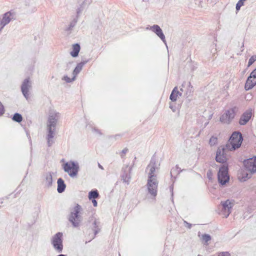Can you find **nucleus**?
Here are the masks:
<instances>
[{
  "label": "nucleus",
  "mask_w": 256,
  "mask_h": 256,
  "mask_svg": "<svg viewBox=\"0 0 256 256\" xmlns=\"http://www.w3.org/2000/svg\"><path fill=\"white\" fill-rule=\"evenodd\" d=\"M246 170L251 173L256 172V157L249 158L244 162Z\"/></svg>",
  "instance_id": "dca6fc26"
},
{
  "label": "nucleus",
  "mask_w": 256,
  "mask_h": 256,
  "mask_svg": "<svg viewBox=\"0 0 256 256\" xmlns=\"http://www.w3.org/2000/svg\"><path fill=\"white\" fill-rule=\"evenodd\" d=\"M170 190L172 192V190H173V186H170Z\"/></svg>",
  "instance_id": "49530a36"
},
{
  "label": "nucleus",
  "mask_w": 256,
  "mask_h": 256,
  "mask_svg": "<svg viewBox=\"0 0 256 256\" xmlns=\"http://www.w3.org/2000/svg\"><path fill=\"white\" fill-rule=\"evenodd\" d=\"M218 182L222 186L228 182L230 178L228 174V168L226 166L223 165L219 170L218 174Z\"/></svg>",
  "instance_id": "9b49d317"
},
{
  "label": "nucleus",
  "mask_w": 256,
  "mask_h": 256,
  "mask_svg": "<svg viewBox=\"0 0 256 256\" xmlns=\"http://www.w3.org/2000/svg\"><path fill=\"white\" fill-rule=\"evenodd\" d=\"M182 93L178 92V88L174 87L170 95V98L172 102H176L178 98L182 96Z\"/></svg>",
  "instance_id": "412c9836"
},
{
  "label": "nucleus",
  "mask_w": 256,
  "mask_h": 256,
  "mask_svg": "<svg viewBox=\"0 0 256 256\" xmlns=\"http://www.w3.org/2000/svg\"><path fill=\"white\" fill-rule=\"evenodd\" d=\"M60 117V114L54 110H51L49 112L46 124V136L47 144L48 146H52L54 142V138L56 133V126Z\"/></svg>",
  "instance_id": "f257e3e1"
},
{
  "label": "nucleus",
  "mask_w": 256,
  "mask_h": 256,
  "mask_svg": "<svg viewBox=\"0 0 256 256\" xmlns=\"http://www.w3.org/2000/svg\"><path fill=\"white\" fill-rule=\"evenodd\" d=\"M196 2V3L197 2H200V0H194Z\"/></svg>",
  "instance_id": "09e8293b"
},
{
  "label": "nucleus",
  "mask_w": 256,
  "mask_h": 256,
  "mask_svg": "<svg viewBox=\"0 0 256 256\" xmlns=\"http://www.w3.org/2000/svg\"><path fill=\"white\" fill-rule=\"evenodd\" d=\"M217 254V256H231L230 254L228 252H219Z\"/></svg>",
  "instance_id": "72a5a7b5"
},
{
  "label": "nucleus",
  "mask_w": 256,
  "mask_h": 256,
  "mask_svg": "<svg viewBox=\"0 0 256 256\" xmlns=\"http://www.w3.org/2000/svg\"><path fill=\"white\" fill-rule=\"evenodd\" d=\"M256 85V68L254 70L248 78L245 84V88L246 90L252 88Z\"/></svg>",
  "instance_id": "2eb2a0df"
},
{
  "label": "nucleus",
  "mask_w": 256,
  "mask_h": 256,
  "mask_svg": "<svg viewBox=\"0 0 256 256\" xmlns=\"http://www.w3.org/2000/svg\"><path fill=\"white\" fill-rule=\"evenodd\" d=\"M170 108L174 112H175V109L173 108V107L171 105H170Z\"/></svg>",
  "instance_id": "c03bdc74"
},
{
  "label": "nucleus",
  "mask_w": 256,
  "mask_h": 256,
  "mask_svg": "<svg viewBox=\"0 0 256 256\" xmlns=\"http://www.w3.org/2000/svg\"><path fill=\"white\" fill-rule=\"evenodd\" d=\"M187 90L186 92V97H189L192 96V92H193V86L191 85V84L190 82H188L187 84Z\"/></svg>",
  "instance_id": "393cba45"
},
{
  "label": "nucleus",
  "mask_w": 256,
  "mask_h": 256,
  "mask_svg": "<svg viewBox=\"0 0 256 256\" xmlns=\"http://www.w3.org/2000/svg\"><path fill=\"white\" fill-rule=\"evenodd\" d=\"M236 108H230L225 111L220 118V121L224 124H228L236 116Z\"/></svg>",
  "instance_id": "f8f14e48"
},
{
  "label": "nucleus",
  "mask_w": 256,
  "mask_h": 256,
  "mask_svg": "<svg viewBox=\"0 0 256 256\" xmlns=\"http://www.w3.org/2000/svg\"><path fill=\"white\" fill-rule=\"evenodd\" d=\"M12 120L15 122H20L22 121V118L21 114L18 113H16L13 116Z\"/></svg>",
  "instance_id": "bb28decb"
},
{
  "label": "nucleus",
  "mask_w": 256,
  "mask_h": 256,
  "mask_svg": "<svg viewBox=\"0 0 256 256\" xmlns=\"http://www.w3.org/2000/svg\"><path fill=\"white\" fill-rule=\"evenodd\" d=\"M207 176L210 179L211 178L212 172L210 170H208L207 172Z\"/></svg>",
  "instance_id": "79ce46f5"
},
{
  "label": "nucleus",
  "mask_w": 256,
  "mask_h": 256,
  "mask_svg": "<svg viewBox=\"0 0 256 256\" xmlns=\"http://www.w3.org/2000/svg\"><path fill=\"white\" fill-rule=\"evenodd\" d=\"M92 203L93 204V205L94 206H97L98 203H97L96 200L95 199H92Z\"/></svg>",
  "instance_id": "ea45409f"
},
{
  "label": "nucleus",
  "mask_w": 256,
  "mask_h": 256,
  "mask_svg": "<svg viewBox=\"0 0 256 256\" xmlns=\"http://www.w3.org/2000/svg\"><path fill=\"white\" fill-rule=\"evenodd\" d=\"M244 47V42H242V48H243Z\"/></svg>",
  "instance_id": "8fccbe9b"
},
{
  "label": "nucleus",
  "mask_w": 256,
  "mask_h": 256,
  "mask_svg": "<svg viewBox=\"0 0 256 256\" xmlns=\"http://www.w3.org/2000/svg\"><path fill=\"white\" fill-rule=\"evenodd\" d=\"M13 19V15L10 12L5 13L0 19V31H1L5 26L8 24Z\"/></svg>",
  "instance_id": "f3484780"
},
{
  "label": "nucleus",
  "mask_w": 256,
  "mask_h": 256,
  "mask_svg": "<svg viewBox=\"0 0 256 256\" xmlns=\"http://www.w3.org/2000/svg\"><path fill=\"white\" fill-rule=\"evenodd\" d=\"M80 48V46L78 44H74L72 48V51L70 52V55L72 57H76L78 54Z\"/></svg>",
  "instance_id": "b1692460"
},
{
  "label": "nucleus",
  "mask_w": 256,
  "mask_h": 256,
  "mask_svg": "<svg viewBox=\"0 0 256 256\" xmlns=\"http://www.w3.org/2000/svg\"><path fill=\"white\" fill-rule=\"evenodd\" d=\"M32 88V83L30 78H26L21 86V91L24 97L28 100L30 98V91Z\"/></svg>",
  "instance_id": "ddd939ff"
},
{
  "label": "nucleus",
  "mask_w": 256,
  "mask_h": 256,
  "mask_svg": "<svg viewBox=\"0 0 256 256\" xmlns=\"http://www.w3.org/2000/svg\"><path fill=\"white\" fill-rule=\"evenodd\" d=\"M234 205V200H227L221 202L220 214L224 218H228L231 213L232 208Z\"/></svg>",
  "instance_id": "9d476101"
},
{
  "label": "nucleus",
  "mask_w": 256,
  "mask_h": 256,
  "mask_svg": "<svg viewBox=\"0 0 256 256\" xmlns=\"http://www.w3.org/2000/svg\"><path fill=\"white\" fill-rule=\"evenodd\" d=\"M82 8L80 7L77 8L76 10V18H77L78 19V17L80 16L82 12Z\"/></svg>",
  "instance_id": "c9c22d12"
},
{
  "label": "nucleus",
  "mask_w": 256,
  "mask_h": 256,
  "mask_svg": "<svg viewBox=\"0 0 256 256\" xmlns=\"http://www.w3.org/2000/svg\"><path fill=\"white\" fill-rule=\"evenodd\" d=\"M4 113V106L0 102V116L2 115Z\"/></svg>",
  "instance_id": "e433bc0d"
},
{
  "label": "nucleus",
  "mask_w": 256,
  "mask_h": 256,
  "mask_svg": "<svg viewBox=\"0 0 256 256\" xmlns=\"http://www.w3.org/2000/svg\"><path fill=\"white\" fill-rule=\"evenodd\" d=\"M98 167L102 170L104 169L103 167L100 164H98Z\"/></svg>",
  "instance_id": "a18cd8bd"
},
{
  "label": "nucleus",
  "mask_w": 256,
  "mask_h": 256,
  "mask_svg": "<svg viewBox=\"0 0 256 256\" xmlns=\"http://www.w3.org/2000/svg\"><path fill=\"white\" fill-rule=\"evenodd\" d=\"M230 151L226 147V145H222L218 147L217 150L216 160L217 162L224 163L227 160L228 152Z\"/></svg>",
  "instance_id": "6e6552de"
},
{
  "label": "nucleus",
  "mask_w": 256,
  "mask_h": 256,
  "mask_svg": "<svg viewBox=\"0 0 256 256\" xmlns=\"http://www.w3.org/2000/svg\"><path fill=\"white\" fill-rule=\"evenodd\" d=\"M92 130L94 132H96L98 134H100V131L98 130H97V129H96L95 128H94Z\"/></svg>",
  "instance_id": "37998d69"
},
{
  "label": "nucleus",
  "mask_w": 256,
  "mask_h": 256,
  "mask_svg": "<svg viewBox=\"0 0 256 256\" xmlns=\"http://www.w3.org/2000/svg\"><path fill=\"white\" fill-rule=\"evenodd\" d=\"M160 168V164L156 162V160L152 158L146 168L148 178H157V173Z\"/></svg>",
  "instance_id": "0eeeda50"
},
{
  "label": "nucleus",
  "mask_w": 256,
  "mask_h": 256,
  "mask_svg": "<svg viewBox=\"0 0 256 256\" xmlns=\"http://www.w3.org/2000/svg\"><path fill=\"white\" fill-rule=\"evenodd\" d=\"M184 222L186 224V226H188V228H190L192 227V224H189L186 221Z\"/></svg>",
  "instance_id": "a19ab883"
},
{
  "label": "nucleus",
  "mask_w": 256,
  "mask_h": 256,
  "mask_svg": "<svg viewBox=\"0 0 256 256\" xmlns=\"http://www.w3.org/2000/svg\"><path fill=\"white\" fill-rule=\"evenodd\" d=\"M81 210L82 207L80 205L77 204L74 207L72 212H70L68 220L74 228L78 227L82 221V217L80 214Z\"/></svg>",
  "instance_id": "20e7f679"
},
{
  "label": "nucleus",
  "mask_w": 256,
  "mask_h": 256,
  "mask_svg": "<svg viewBox=\"0 0 256 256\" xmlns=\"http://www.w3.org/2000/svg\"><path fill=\"white\" fill-rule=\"evenodd\" d=\"M63 168L64 171L67 172L70 177L74 178L78 174L79 165L78 162L70 161L64 164Z\"/></svg>",
  "instance_id": "423d86ee"
},
{
  "label": "nucleus",
  "mask_w": 256,
  "mask_h": 256,
  "mask_svg": "<svg viewBox=\"0 0 256 256\" xmlns=\"http://www.w3.org/2000/svg\"><path fill=\"white\" fill-rule=\"evenodd\" d=\"M58 192L62 193L65 190L66 186L64 182V180L62 178H59L58 180Z\"/></svg>",
  "instance_id": "5701e85b"
},
{
  "label": "nucleus",
  "mask_w": 256,
  "mask_h": 256,
  "mask_svg": "<svg viewBox=\"0 0 256 256\" xmlns=\"http://www.w3.org/2000/svg\"><path fill=\"white\" fill-rule=\"evenodd\" d=\"M256 60V55L252 56L248 60V66H251Z\"/></svg>",
  "instance_id": "7c9ffc66"
},
{
  "label": "nucleus",
  "mask_w": 256,
  "mask_h": 256,
  "mask_svg": "<svg viewBox=\"0 0 256 256\" xmlns=\"http://www.w3.org/2000/svg\"><path fill=\"white\" fill-rule=\"evenodd\" d=\"M242 140V135L240 132H234L226 144V147L230 151H234L240 146Z\"/></svg>",
  "instance_id": "f03ea898"
},
{
  "label": "nucleus",
  "mask_w": 256,
  "mask_h": 256,
  "mask_svg": "<svg viewBox=\"0 0 256 256\" xmlns=\"http://www.w3.org/2000/svg\"><path fill=\"white\" fill-rule=\"evenodd\" d=\"M187 84L186 83V82H184L182 86H181V88H180V90L182 91V92H184V89L183 88Z\"/></svg>",
  "instance_id": "58836bf2"
},
{
  "label": "nucleus",
  "mask_w": 256,
  "mask_h": 256,
  "mask_svg": "<svg viewBox=\"0 0 256 256\" xmlns=\"http://www.w3.org/2000/svg\"><path fill=\"white\" fill-rule=\"evenodd\" d=\"M150 30L154 32L162 40L164 43L166 48H168V46L166 44V42L165 39V36L160 26L157 24H154V26L150 27Z\"/></svg>",
  "instance_id": "a211bd4d"
},
{
  "label": "nucleus",
  "mask_w": 256,
  "mask_h": 256,
  "mask_svg": "<svg viewBox=\"0 0 256 256\" xmlns=\"http://www.w3.org/2000/svg\"><path fill=\"white\" fill-rule=\"evenodd\" d=\"M87 225L88 226L93 230L94 234L90 235L88 242L94 239L100 230V220L94 214L90 216L88 220Z\"/></svg>",
  "instance_id": "7ed1b4c3"
},
{
  "label": "nucleus",
  "mask_w": 256,
  "mask_h": 256,
  "mask_svg": "<svg viewBox=\"0 0 256 256\" xmlns=\"http://www.w3.org/2000/svg\"><path fill=\"white\" fill-rule=\"evenodd\" d=\"M78 20V19L77 18H74V20L70 22L66 30H72V28L76 25Z\"/></svg>",
  "instance_id": "cd10ccee"
},
{
  "label": "nucleus",
  "mask_w": 256,
  "mask_h": 256,
  "mask_svg": "<svg viewBox=\"0 0 256 256\" xmlns=\"http://www.w3.org/2000/svg\"><path fill=\"white\" fill-rule=\"evenodd\" d=\"M253 114V110L251 108L246 110L240 116L239 120V124L240 125H245L251 118Z\"/></svg>",
  "instance_id": "4468645a"
},
{
  "label": "nucleus",
  "mask_w": 256,
  "mask_h": 256,
  "mask_svg": "<svg viewBox=\"0 0 256 256\" xmlns=\"http://www.w3.org/2000/svg\"><path fill=\"white\" fill-rule=\"evenodd\" d=\"M202 239L203 241H204L206 242H208V241H210L211 239V238L210 235L207 234H204L202 235Z\"/></svg>",
  "instance_id": "2f4dec72"
},
{
  "label": "nucleus",
  "mask_w": 256,
  "mask_h": 256,
  "mask_svg": "<svg viewBox=\"0 0 256 256\" xmlns=\"http://www.w3.org/2000/svg\"><path fill=\"white\" fill-rule=\"evenodd\" d=\"M250 177V176L248 174H243L242 178H244V180H246V178H249Z\"/></svg>",
  "instance_id": "4c0bfd02"
},
{
  "label": "nucleus",
  "mask_w": 256,
  "mask_h": 256,
  "mask_svg": "<svg viewBox=\"0 0 256 256\" xmlns=\"http://www.w3.org/2000/svg\"><path fill=\"white\" fill-rule=\"evenodd\" d=\"M246 0H239L238 3L236 4V10H240L242 6L244 5V2Z\"/></svg>",
  "instance_id": "c756f323"
},
{
  "label": "nucleus",
  "mask_w": 256,
  "mask_h": 256,
  "mask_svg": "<svg viewBox=\"0 0 256 256\" xmlns=\"http://www.w3.org/2000/svg\"><path fill=\"white\" fill-rule=\"evenodd\" d=\"M158 181L157 178H148L146 184L148 194L152 198H155L157 195Z\"/></svg>",
  "instance_id": "1a4fd4ad"
},
{
  "label": "nucleus",
  "mask_w": 256,
  "mask_h": 256,
  "mask_svg": "<svg viewBox=\"0 0 256 256\" xmlns=\"http://www.w3.org/2000/svg\"><path fill=\"white\" fill-rule=\"evenodd\" d=\"M128 148H124L123 150H122L120 152V154L122 158H124V155L128 152Z\"/></svg>",
  "instance_id": "f704fd0d"
},
{
  "label": "nucleus",
  "mask_w": 256,
  "mask_h": 256,
  "mask_svg": "<svg viewBox=\"0 0 256 256\" xmlns=\"http://www.w3.org/2000/svg\"><path fill=\"white\" fill-rule=\"evenodd\" d=\"M99 196L98 192L96 190H92L88 193V198L90 200L95 199Z\"/></svg>",
  "instance_id": "a878e982"
},
{
  "label": "nucleus",
  "mask_w": 256,
  "mask_h": 256,
  "mask_svg": "<svg viewBox=\"0 0 256 256\" xmlns=\"http://www.w3.org/2000/svg\"><path fill=\"white\" fill-rule=\"evenodd\" d=\"M58 256H66L63 254H60L58 255Z\"/></svg>",
  "instance_id": "de8ad7c7"
},
{
  "label": "nucleus",
  "mask_w": 256,
  "mask_h": 256,
  "mask_svg": "<svg viewBox=\"0 0 256 256\" xmlns=\"http://www.w3.org/2000/svg\"><path fill=\"white\" fill-rule=\"evenodd\" d=\"M132 168L128 166L122 168V178L123 182L127 184H130V180L131 178L130 172Z\"/></svg>",
  "instance_id": "6ab92c4d"
},
{
  "label": "nucleus",
  "mask_w": 256,
  "mask_h": 256,
  "mask_svg": "<svg viewBox=\"0 0 256 256\" xmlns=\"http://www.w3.org/2000/svg\"><path fill=\"white\" fill-rule=\"evenodd\" d=\"M44 183L46 186L50 187L52 184V177L51 172H47L44 176Z\"/></svg>",
  "instance_id": "4be33fe9"
},
{
  "label": "nucleus",
  "mask_w": 256,
  "mask_h": 256,
  "mask_svg": "<svg viewBox=\"0 0 256 256\" xmlns=\"http://www.w3.org/2000/svg\"><path fill=\"white\" fill-rule=\"evenodd\" d=\"M88 61L89 60H84L77 64L72 72V74L74 77H76V76L80 72L84 65L86 64Z\"/></svg>",
  "instance_id": "aec40b11"
},
{
  "label": "nucleus",
  "mask_w": 256,
  "mask_h": 256,
  "mask_svg": "<svg viewBox=\"0 0 256 256\" xmlns=\"http://www.w3.org/2000/svg\"><path fill=\"white\" fill-rule=\"evenodd\" d=\"M75 79H76V77H74V76L72 78L68 77V76H64V80L67 82H70L74 80Z\"/></svg>",
  "instance_id": "473e14b6"
},
{
  "label": "nucleus",
  "mask_w": 256,
  "mask_h": 256,
  "mask_svg": "<svg viewBox=\"0 0 256 256\" xmlns=\"http://www.w3.org/2000/svg\"><path fill=\"white\" fill-rule=\"evenodd\" d=\"M218 138L215 136H212L210 140L209 144L211 146H214L217 144Z\"/></svg>",
  "instance_id": "c85d7f7f"
},
{
  "label": "nucleus",
  "mask_w": 256,
  "mask_h": 256,
  "mask_svg": "<svg viewBox=\"0 0 256 256\" xmlns=\"http://www.w3.org/2000/svg\"><path fill=\"white\" fill-rule=\"evenodd\" d=\"M63 234L58 232L54 234L50 239V242L54 250L58 253H61L63 250Z\"/></svg>",
  "instance_id": "39448f33"
}]
</instances>
